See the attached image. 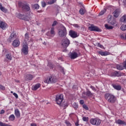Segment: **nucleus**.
<instances>
[{"label": "nucleus", "mask_w": 126, "mask_h": 126, "mask_svg": "<svg viewBox=\"0 0 126 126\" xmlns=\"http://www.w3.org/2000/svg\"><path fill=\"white\" fill-rule=\"evenodd\" d=\"M0 90H5V87L0 85Z\"/></svg>", "instance_id": "obj_43"}, {"label": "nucleus", "mask_w": 126, "mask_h": 126, "mask_svg": "<svg viewBox=\"0 0 126 126\" xmlns=\"http://www.w3.org/2000/svg\"><path fill=\"white\" fill-rule=\"evenodd\" d=\"M40 6H39V4H32V9L38 10Z\"/></svg>", "instance_id": "obj_26"}, {"label": "nucleus", "mask_w": 126, "mask_h": 126, "mask_svg": "<svg viewBox=\"0 0 126 126\" xmlns=\"http://www.w3.org/2000/svg\"><path fill=\"white\" fill-rule=\"evenodd\" d=\"M82 120L83 122H86V123H87L89 121V118L86 117H83L82 118Z\"/></svg>", "instance_id": "obj_35"}, {"label": "nucleus", "mask_w": 126, "mask_h": 126, "mask_svg": "<svg viewBox=\"0 0 126 126\" xmlns=\"http://www.w3.org/2000/svg\"><path fill=\"white\" fill-rule=\"evenodd\" d=\"M90 123L93 126H100L101 124V120L97 118H92L90 120Z\"/></svg>", "instance_id": "obj_6"}, {"label": "nucleus", "mask_w": 126, "mask_h": 126, "mask_svg": "<svg viewBox=\"0 0 126 126\" xmlns=\"http://www.w3.org/2000/svg\"><path fill=\"white\" fill-rule=\"evenodd\" d=\"M74 27H76L77 28H78L79 27V26L77 24H74Z\"/></svg>", "instance_id": "obj_52"}, {"label": "nucleus", "mask_w": 126, "mask_h": 126, "mask_svg": "<svg viewBox=\"0 0 126 126\" xmlns=\"http://www.w3.org/2000/svg\"><path fill=\"white\" fill-rule=\"evenodd\" d=\"M83 108L85 109V110H86L87 111H88L89 110V108H88V106L86 105V104H83Z\"/></svg>", "instance_id": "obj_41"}, {"label": "nucleus", "mask_w": 126, "mask_h": 126, "mask_svg": "<svg viewBox=\"0 0 126 126\" xmlns=\"http://www.w3.org/2000/svg\"><path fill=\"white\" fill-rule=\"evenodd\" d=\"M97 47H98L99 48H102V47H103V45H101L100 43H97Z\"/></svg>", "instance_id": "obj_48"}, {"label": "nucleus", "mask_w": 126, "mask_h": 126, "mask_svg": "<svg viewBox=\"0 0 126 126\" xmlns=\"http://www.w3.org/2000/svg\"><path fill=\"white\" fill-rule=\"evenodd\" d=\"M25 38L27 41H28V39H29V34L28 33H26L25 35Z\"/></svg>", "instance_id": "obj_42"}, {"label": "nucleus", "mask_w": 126, "mask_h": 126, "mask_svg": "<svg viewBox=\"0 0 126 126\" xmlns=\"http://www.w3.org/2000/svg\"><path fill=\"white\" fill-rule=\"evenodd\" d=\"M4 113H5L4 110L2 109V110H1V111H0V114L1 115H2V114H4Z\"/></svg>", "instance_id": "obj_49"}, {"label": "nucleus", "mask_w": 126, "mask_h": 126, "mask_svg": "<svg viewBox=\"0 0 126 126\" xmlns=\"http://www.w3.org/2000/svg\"><path fill=\"white\" fill-rule=\"evenodd\" d=\"M55 101L58 105L61 106L63 101V94H60L56 95Z\"/></svg>", "instance_id": "obj_4"}, {"label": "nucleus", "mask_w": 126, "mask_h": 126, "mask_svg": "<svg viewBox=\"0 0 126 126\" xmlns=\"http://www.w3.org/2000/svg\"><path fill=\"white\" fill-rule=\"evenodd\" d=\"M89 30L90 31H95V32H102V30L98 28V27L94 26V25H91V26L89 27Z\"/></svg>", "instance_id": "obj_9"}, {"label": "nucleus", "mask_w": 126, "mask_h": 126, "mask_svg": "<svg viewBox=\"0 0 126 126\" xmlns=\"http://www.w3.org/2000/svg\"><path fill=\"white\" fill-rule=\"evenodd\" d=\"M40 87H41V84L37 83V84H35V85H33L32 87V90L36 91V90H37V89H39V88H40Z\"/></svg>", "instance_id": "obj_21"}, {"label": "nucleus", "mask_w": 126, "mask_h": 126, "mask_svg": "<svg viewBox=\"0 0 126 126\" xmlns=\"http://www.w3.org/2000/svg\"><path fill=\"white\" fill-rule=\"evenodd\" d=\"M62 107H66V105L62 104L61 105Z\"/></svg>", "instance_id": "obj_55"}, {"label": "nucleus", "mask_w": 126, "mask_h": 126, "mask_svg": "<svg viewBox=\"0 0 126 126\" xmlns=\"http://www.w3.org/2000/svg\"><path fill=\"white\" fill-rule=\"evenodd\" d=\"M85 11H86V10L84 8H80L79 10L80 14H81V15H84V13H85Z\"/></svg>", "instance_id": "obj_31"}, {"label": "nucleus", "mask_w": 126, "mask_h": 126, "mask_svg": "<svg viewBox=\"0 0 126 126\" xmlns=\"http://www.w3.org/2000/svg\"><path fill=\"white\" fill-rule=\"evenodd\" d=\"M58 81V79L56 76L53 75H51L49 76L44 80V82L45 83H56Z\"/></svg>", "instance_id": "obj_3"}, {"label": "nucleus", "mask_w": 126, "mask_h": 126, "mask_svg": "<svg viewBox=\"0 0 126 126\" xmlns=\"http://www.w3.org/2000/svg\"><path fill=\"white\" fill-rule=\"evenodd\" d=\"M55 28H54V27H52L51 28L50 32H48L46 33V35L48 37H54V36H55Z\"/></svg>", "instance_id": "obj_12"}, {"label": "nucleus", "mask_w": 126, "mask_h": 126, "mask_svg": "<svg viewBox=\"0 0 126 126\" xmlns=\"http://www.w3.org/2000/svg\"><path fill=\"white\" fill-rule=\"evenodd\" d=\"M75 126H79V124L78 122H77L75 123Z\"/></svg>", "instance_id": "obj_51"}, {"label": "nucleus", "mask_w": 126, "mask_h": 126, "mask_svg": "<svg viewBox=\"0 0 126 126\" xmlns=\"http://www.w3.org/2000/svg\"><path fill=\"white\" fill-rule=\"evenodd\" d=\"M116 124L120 126H126V122L125 121H123L121 119H118L116 121Z\"/></svg>", "instance_id": "obj_19"}, {"label": "nucleus", "mask_w": 126, "mask_h": 126, "mask_svg": "<svg viewBox=\"0 0 126 126\" xmlns=\"http://www.w3.org/2000/svg\"><path fill=\"white\" fill-rule=\"evenodd\" d=\"M69 35H70L71 38H77V37L78 36V34H77V32L73 31H70L69 32Z\"/></svg>", "instance_id": "obj_16"}, {"label": "nucleus", "mask_w": 126, "mask_h": 126, "mask_svg": "<svg viewBox=\"0 0 126 126\" xmlns=\"http://www.w3.org/2000/svg\"><path fill=\"white\" fill-rule=\"evenodd\" d=\"M79 55L77 54V53L75 52H72L70 54V58L71 60H74V59H76V58H78Z\"/></svg>", "instance_id": "obj_17"}, {"label": "nucleus", "mask_w": 126, "mask_h": 126, "mask_svg": "<svg viewBox=\"0 0 126 126\" xmlns=\"http://www.w3.org/2000/svg\"><path fill=\"white\" fill-rule=\"evenodd\" d=\"M111 76H118V77L121 76V74L119 73V72L115 71L111 73Z\"/></svg>", "instance_id": "obj_27"}, {"label": "nucleus", "mask_w": 126, "mask_h": 126, "mask_svg": "<svg viewBox=\"0 0 126 126\" xmlns=\"http://www.w3.org/2000/svg\"><path fill=\"white\" fill-rule=\"evenodd\" d=\"M41 5H42V7H45V6H46V5H47V4H46V2H45L44 1H42Z\"/></svg>", "instance_id": "obj_44"}, {"label": "nucleus", "mask_w": 126, "mask_h": 126, "mask_svg": "<svg viewBox=\"0 0 126 126\" xmlns=\"http://www.w3.org/2000/svg\"><path fill=\"white\" fill-rule=\"evenodd\" d=\"M70 44V41L67 39V38H65L63 39L62 41L61 44L63 48H66L68 46H69Z\"/></svg>", "instance_id": "obj_8"}, {"label": "nucleus", "mask_w": 126, "mask_h": 126, "mask_svg": "<svg viewBox=\"0 0 126 126\" xmlns=\"http://www.w3.org/2000/svg\"><path fill=\"white\" fill-rule=\"evenodd\" d=\"M17 38V35H16V33L12 32L9 36V38H8L7 41L8 42H9V43H11L12 41L16 40Z\"/></svg>", "instance_id": "obj_10"}, {"label": "nucleus", "mask_w": 126, "mask_h": 126, "mask_svg": "<svg viewBox=\"0 0 126 126\" xmlns=\"http://www.w3.org/2000/svg\"><path fill=\"white\" fill-rule=\"evenodd\" d=\"M98 54H99V55H101V56H106L110 55V53L108 52V51L103 52L102 51H98Z\"/></svg>", "instance_id": "obj_23"}, {"label": "nucleus", "mask_w": 126, "mask_h": 126, "mask_svg": "<svg viewBox=\"0 0 126 126\" xmlns=\"http://www.w3.org/2000/svg\"><path fill=\"white\" fill-rule=\"evenodd\" d=\"M58 23L57 21H54L53 22V23L52 25V27H54V26H56V25H58Z\"/></svg>", "instance_id": "obj_40"}, {"label": "nucleus", "mask_w": 126, "mask_h": 126, "mask_svg": "<svg viewBox=\"0 0 126 126\" xmlns=\"http://www.w3.org/2000/svg\"><path fill=\"white\" fill-rule=\"evenodd\" d=\"M0 9L1 11H2V12H4V13H6L7 11V9L4 7H3L2 5L0 3Z\"/></svg>", "instance_id": "obj_25"}, {"label": "nucleus", "mask_w": 126, "mask_h": 126, "mask_svg": "<svg viewBox=\"0 0 126 126\" xmlns=\"http://www.w3.org/2000/svg\"><path fill=\"white\" fill-rule=\"evenodd\" d=\"M18 5L19 7L21 8L23 14L18 13L17 15V17L19 19H22L25 21H30V20H31V17H30V15L32 14V12H31L30 5H29L28 3L21 1L19 2Z\"/></svg>", "instance_id": "obj_1"}, {"label": "nucleus", "mask_w": 126, "mask_h": 126, "mask_svg": "<svg viewBox=\"0 0 126 126\" xmlns=\"http://www.w3.org/2000/svg\"><path fill=\"white\" fill-rule=\"evenodd\" d=\"M80 104H81V105H83V104H84V100L83 99H81L80 100Z\"/></svg>", "instance_id": "obj_47"}, {"label": "nucleus", "mask_w": 126, "mask_h": 126, "mask_svg": "<svg viewBox=\"0 0 126 126\" xmlns=\"http://www.w3.org/2000/svg\"><path fill=\"white\" fill-rule=\"evenodd\" d=\"M112 87L115 90H117L118 91H120V90H122V86L120 85H117L115 84H112Z\"/></svg>", "instance_id": "obj_20"}, {"label": "nucleus", "mask_w": 126, "mask_h": 126, "mask_svg": "<svg viewBox=\"0 0 126 126\" xmlns=\"http://www.w3.org/2000/svg\"><path fill=\"white\" fill-rule=\"evenodd\" d=\"M42 32H45V30H42Z\"/></svg>", "instance_id": "obj_58"}, {"label": "nucleus", "mask_w": 126, "mask_h": 126, "mask_svg": "<svg viewBox=\"0 0 126 126\" xmlns=\"http://www.w3.org/2000/svg\"><path fill=\"white\" fill-rule=\"evenodd\" d=\"M123 3L124 5H126V0H123Z\"/></svg>", "instance_id": "obj_53"}, {"label": "nucleus", "mask_w": 126, "mask_h": 126, "mask_svg": "<svg viewBox=\"0 0 126 126\" xmlns=\"http://www.w3.org/2000/svg\"><path fill=\"white\" fill-rule=\"evenodd\" d=\"M90 88H91V89L93 91H94V92H95V91H96V88H94V87L93 86H90Z\"/></svg>", "instance_id": "obj_45"}, {"label": "nucleus", "mask_w": 126, "mask_h": 126, "mask_svg": "<svg viewBox=\"0 0 126 126\" xmlns=\"http://www.w3.org/2000/svg\"><path fill=\"white\" fill-rule=\"evenodd\" d=\"M13 94L14 95V96L15 97L16 99H18V95L17 94L14 93H13Z\"/></svg>", "instance_id": "obj_46"}, {"label": "nucleus", "mask_w": 126, "mask_h": 126, "mask_svg": "<svg viewBox=\"0 0 126 126\" xmlns=\"http://www.w3.org/2000/svg\"><path fill=\"white\" fill-rule=\"evenodd\" d=\"M104 98L108 103H111V104H115L117 101V97L114 94L110 93H106L104 94Z\"/></svg>", "instance_id": "obj_2"}, {"label": "nucleus", "mask_w": 126, "mask_h": 126, "mask_svg": "<svg viewBox=\"0 0 126 126\" xmlns=\"http://www.w3.org/2000/svg\"><path fill=\"white\" fill-rule=\"evenodd\" d=\"M28 44H27V43L25 42V43H24L23 48L21 50L22 54H23V55H24L25 56L27 55V54H28Z\"/></svg>", "instance_id": "obj_7"}, {"label": "nucleus", "mask_w": 126, "mask_h": 126, "mask_svg": "<svg viewBox=\"0 0 126 126\" xmlns=\"http://www.w3.org/2000/svg\"><path fill=\"white\" fill-rule=\"evenodd\" d=\"M12 45L14 48H17L20 46V41L18 39H15L13 40Z\"/></svg>", "instance_id": "obj_13"}, {"label": "nucleus", "mask_w": 126, "mask_h": 126, "mask_svg": "<svg viewBox=\"0 0 126 126\" xmlns=\"http://www.w3.org/2000/svg\"><path fill=\"white\" fill-rule=\"evenodd\" d=\"M124 67H125L122 65L116 64V68L117 69H118V70H123Z\"/></svg>", "instance_id": "obj_28"}, {"label": "nucleus", "mask_w": 126, "mask_h": 126, "mask_svg": "<svg viewBox=\"0 0 126 126\" xmlns=\"http://www.w3.org/2000/svg\"><path fill=\"white\" fill-rule=\"evenodd\" d=\"M120 21L121 22H126V15H124L123 17H122L120 19Z\"/></svg>", "instance_id": "obj_33"}, {"label": "nucleus", "mask_w": 126, "mask_h": 126, "mask_svg": "<svg viewBox=\"0 0 126 126\" xmlns=\"http://www.w3.org/2000/svg\"><path fill=\"white\" fill-rule=\"evenodd\" d=\"M5 58L7 59V60H8V61H11L12 60V56H11V54H7L5 55Z\"/></svg>", "instance_id": "obj_29"}, {"label": "nucleus", "mask_w": 126, "mask_h": 126, "mask_svg": "<svg viewBox=\"0 0 126 126\" xmlns=\"http://www.w3.org/2000/svg\"><path fill=\"white\" fill-rule=\"evenodd\" d=\"M108 23L111 25H117V21H116V19L114 17L110 16L108 17L107 19Z\"/></svg>", "instance_id": "obj_11"}, {"label": "nucleus", "mask_w": 126, "mask_h": 126, "mask_svg": "<svg viewBox=\"0 0 126 126\" xmlns=\"http://www.w3.org/2000/svg\"><path fill=\"white\" fill-rule=\"evenodd\" d=\"M119 15H120V11L119 9H116L113 12V16L117 18L119 17Z\"/></svg>", "instance_id": "obj_22"}, {"label": "nucleus", "mask_w": 126, "mask_h": 126, "mask_svg": "<svg viewBox=\"0 0 126 126\" xmlns=\"http://www.w3.org/2000/svg\"><path fill=\"white\" fill-rule=\"evenodd\" d=\"M65 124L67 126H71V124L70 123V122L67 120L65 121Z\"/></svg>", "instance_id": "obj_39"}, {"label": "nucleus", "mask_w": 126, "mask_h": 126, "mask_svg": "<svg viewBox=\"0 0 126 126\" xmlns=\"http://www.w3.org/2000/svg\"><path fill=\"white\" fill-rule=\"evenodd\" d=\"M31 126H37V125L35 123H32Z\"/></svg>", "instance_id": "obj_50"}, {"label": "nucleus", "mask_w": 126, "mask_h": 126, "mask_svg": "<svg viewBox=\"0 0 126 126\" xmlns=\"http://www.w3.org/2000/svg\"><path fill=\"white\" fill-rule=\"evenodd\" d=\"M0 75H1V72L0 71Z\"/></svg>", "instance_id": "obj_59"}, {"label": "nucleus", "mask_w": 126, "mask_h": 126, "mask_svg": "<svg viewBox=\"0 0 126 126\" xmlns=\"http://www.w3.org/2000/svg\"><path fill=\"white\" fill-rule=\"evenodd\" d=\"M83 94L86 95L88 97H92L94 95L93 93H92V92H91L88 89H87L86 92H84Z\"/></svg>", "instance_id": "obj_18"}, {"label": "nucleus", "mask_w": 126, "mask_h": 126, "mask_svg": "<svg viewBox=\"0 0 126 126\" xmlns=\"http://www.w3.org/2000/svg\"><path fill=\"white\" fill-rule=\"evenodd\" d=\"M61 28V30L58 31V35L60 37H64L65 35H66V29L64 26H62Z\"/></svg>", "instance_id": "obj_5"}, {"label": "nucleus", "mask_w": 126, "mask_h": 126, "mask_svg": "<svg viewBox=\"0 0 126 126\" xmlns=\"http://www.w3.org/2000/svg\"><path fill=\"white\" fill-rule=\"evenodd\" d=\"M72 107L74 108L75 110H76L77 108H78V104L77 103L74 102L72 104Z\"/></svg>", "instance_id": "obj_34"}, {"label": "nucleus", "mask_w": 126, "mask_h": 126, "mask_svg": "<svg viewBox=\"0 0 126 126\" xmlns=\"http://www.w3.org/2000/svg\"><path fill=\"white\" fill-rule=\"evenodd\" d=\"M15 120V116L13 114H11L9 117V121H11V122H13Z\"/></svg>", "instance_id": "obj_30"}, {"label": "nucleus", "mask_w": 126, "mask_h": 126, "mask_svg": "<svg viewBox=\"0 0 126 126\" xmlns=\"http://www.w3.org/2000/svg\"><path fill=\"white\" fill-rule=\"evenodd\" d=\"M15 82H17V83H19L20 81L18 80H15Z\"/></svg>", "instance_id": "obj_54"}, {"label": "nucleus", "mask_w": 126, "mask_h": 126, "mask_svg": "<svg viewBox=\"0 0 126 126\" xmlns=\"http://www.w3.org/2000/svg\"><path fill=\"white\" fill-rule=\"evenodd\" d=\"M15 116H16V118H20V111L18 109H15Z\"/></svg>", "instance_id": "obj_24"}, {"label": "nucleus", "mask_w": 126, "mask_h": 126, "mask_svg": "<svg viewBox=\"0 0 126 126\" xmlns=\"http://www.w3.org/2000/svg\"><path fill=\"white\" fill-rule=\"evenodd\" d=\"M11 93H12H12H13V92H12V91H11Z\"/></svg>", "instance_id": "obj_60"}, {"label": "nucleus", "mask_w": 126, "mask_h": 126, "mask_svg": "<svg viewBox=\"0 0 126 126\" xmlns=\"http://www.w3.org/2000/svg\"><path fill=\"white\" fill-rule=\"evenodd\" d=\"M34 76L33 75L30 74H27L24 76V78L26 81H29V80H32Z\"/></svg>", "instance_id": "obj_15"}, {"label": "nucleus", "mask_w": 126, "mask_h": 126, "mask_svg": "<svg viewBox=\"0 0 126 126\" xmlns=\"http://www.w3.org/2000/svg\"><path fill=\"white\" fill-rule=\"evenodd\" d=\"M48 66L51 69H53L54 68V65L52 63H48Z\"/></svg>", "instance_id": "obj_38"}, {"label": "nucleus", "mask_w": 126, "mask_h": 126, "mask_svg": "<svg viewBox=\"0 0 126 126\" xmlns=\"http://www.w3.org/2000/svg\"><path fill=\"white\" fill-rule=\"evenodd\" d=\"M41 12H42V10H38L37 11V12H39V13Z\"/></svg>", "instance_id": "obj_56"}, {"label": "nucleus", "mask_w": 126, "mask_h": 126, "mask_svg": "<svg viewBox=\"0 0 126 126\" xmlns=\"http://www.w3.org/2000/svg\"><path fill=\"white\" fill-rule=\"evenodd\" d=\"M57 1V0H51L48 2V4H53V3H55Z\"/></svg>", "instance_id": "obj_36"}, {"label": "nucleus", "mask_w": 126, "mask_h": 126, "mask_svg": "<svg viewBox=\"0 0 126 126\" xmlns=\"http://www.w3.org/2000/svg\"><path fill=\"white\" fill-rule=\"evenodd\" d=\"M104 27L106 29H107L108 30H111L114 28V27L111 26H109V25H108V24H105L104 25Z\"/></svg>", "instance_id": "obj_32"}, {"label": "nucleus", "mask_w": 126, "mask_h": 126, "mask_svg": "<svg viewBox=\"0 0 126 126\" xmlns=\"http://www.w3.org/2000/svg\"><path fill=\"white\" fill-rule=\"evenodd\" d=\"M83 98H84V99H85V98H86V96L83 95Z\"/></svg>", "instance_id": "obj_57"}, {"label": "nucleus", "mask_w": 126, "mask_h": 126, "mask_svg": "<svg viewBox=\"0 0 126 126\" xmlns=\"http://www.w3.org/2000/svg\"><path fill=\"white\" fill-rule=\"evenodd\" d=\"M106 9H104L103 10H102L101 11H100V12L99 13V15H103V14H104V13H105V12H106Z\"/></svg>", "instance_id": "obj_37"}, {"label": "nucleus", "mask_w": 126, "mask_h": 126, "mask_svg": "<svg viewBox=\"0 0 126 126\" xmlns=\"http://www.w3.org/2000/svg\"><path fill=\"white\" fill-rule=\"evenodd\" d=\"M0 28L2 30H5L7 28V24L5 22L0 21Z\"/></svg>", "instance_id": "obj_14"}]
</instances>
